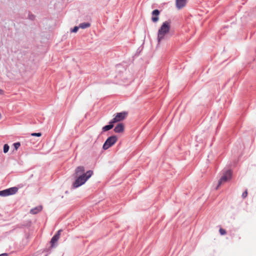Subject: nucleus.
<instances>
[{
  "mask_svg": "<svg viewBox=\"0 0 256 256\" xmlns=\"http://www.w3.org/2000/svg\"><path fill=\"white\" fill-rule=\"evenodd\" d=\"M85 169L83 166H79L75 170V174L78 176L73 184V186L75 188L84 184L87 180L92 176L93 172L91 170L84 173Z\"/></svg>",
  "mask_w": 256,
  "mask_h": 256,
  "instance_id": "obj_1",
  "label": "nucleus"
},
{
  "mask_svg": "<svg viewBox=\"0 0 256 256\" xmlns=\"http://www.w3.org/2000/svg\"><path fill=\"white\" fill-rule=\"evenodd\" d=\"M171 22L166 20L160 26L158 32V42L160 44L164 40L169 34L170 30Z\"/></svg>",
  "mask_w": 256,
  "mask_h": 256,
  "instance_id": "obj_2",
  "label": "nucleus"
},
{
  "mask_svg": "<svg viewBox=\"0 0 256 256\" xmlns=\"http://www.w3.org/2000/svg\"><path fill=\"white\" fill-rule=\"evenodd\" d=\"M117 140L116 136H114L109 137L104 144L103 148L104 150L108 149L116 142Z\"/></svg>",
  "mask_w": 256,
  "mask_h": 256,
  "instance_id": "obj_3",
  "label": "nucleus"
},
{
  "mask_svg": "<svg viewBox=\"0 0 256 256\" xmlns=\"http://www.w3.org/2000/svg\"><path fill=\"white\" fill-rule=\"evenodd\" d=\"M128 112H126L117 113L114 118L110 122V124H114L115 122H120L126 117Z\"/></svg>",
  "mask_w": 256,
  "mask_h": 256,
  "instance_id": "obj_4",
  "label": "nucleus"
},
{
  "mask_svg": "<svg viewBox=\"0 0 256 256\" xmlns=\"http://www.w3.org/2000/svg\"><path fill=\"white\" fill-rule=\"evenodd\" d=\"M232 172L230 170L226 171L218 182V186L229 181L232 178Z\"/></svg>",
  "mask_w": 256,
  "mask_h": 256,
  "instance_id": "obj_5",
  "label": "nucleus"
},
{
  "mask_svg": "<svg viewBox=\"0 0 256 256\" xmlns=\"http://www.w3.org/2000/svg\"><path fill=\"white\" fill-rule=\"evenodd\" d=\"M18 192V188L16 187L11 188L0 191V196H6L14 194Z\"/></svg>",
  "mask_w": 256,
  "mask_h": 256,
  "instance_id": "obj_6",
  "label": "nucleus"
},
{
  "mask_svg": "<svg viewBox=\"0 0 256 256\" xmlns=\"http://www.w3.org/2000/svg\"><path fill=\"white\" fill-rule=\"evenodd\" d=\"M160 13V12L158 10H155L152 11V20L154 22H156L159 20L158 16Z\"/></svg>",
  "mask_w": 256,
  "mask_h": 256,
  "instance_id": "obj_7",
  "label": "nucleus"
},
{
  "mask_svg": "<svg viewBox=\"0 0 256 256\" xmlns=\"http://www.w3.org/2000/svg\"><path fill=\"white\" fill-rule=\"evenodd\" d=\"M61 232H62V230H58L57 233L51 239L50 243L52 244V246H53L54 245V244L56 242H57V241L60 238Z\"/></svg>",
  "mask_w": 256,
  "mask_h": 256,
  "instance_id": "obj_8",
  "label": "nucleus"
},
{
  "mask_svg": "<svg viewBox=\"0 0 256 256\" xmlns=\"http://www.w3.org/2000/svg\"><path fill=\"white\" fill-rule=\"evenodd\" d=\"M186 2V0H176V5L178 9L184 8Z\"/></svg>",
  "mask_w": 256,
  "mask_h": 256,
  "instance_id": "obj_9",
  "label": "nucleus"
},
{
  "mask_svg": "<svg viewBox=\"0 0 256 256\" xmlns=\"http://www.w3.org/2000/svg\"><path fill=\"white\" fill-rule=\"evenodd\" d=\"M124 130V125L120 123L118 124L114 128V131L116 132L120 133L122 132Z\"/></svg>",
  "mask_w": 256,
  "mask_h": 256,
  "instance_id": "obj_10",
  "label": "nucleus"
},
{
  "mask_svg": "<svg viewBox=\"0 0 256 256\" xmlns=\"http://www.w3.org/2000/svg\"><path fill=\"white\" fill-rule=\"evenodd\" d=\"M42 206H36L34 208H32L30 210V212L32 214H36L38 213L39 212H40L42 210Z\"/></svg>",
  "mask_w": 256,
  "mask_h": 256,
  "instance_id": "obj_11",
  "label": "nucleus"
},
{
  "mask_svg": "<svg viewBox=\"0 0 256 256\" xmlns=\"http://www.w3.org/2000/svg\"><path fill=\"white\" fill-rule=\"evenodd\" d=\"M90 26V24L89 22H84L82 23L79 25L80 28L84 29L89 28Z\"/></svg>",
  "mask_w": 256,
  "mask_h": 256,
  "instance_id": "obj_12",
  "label": "nucleus"
},
{
  "mask_svg": "<svg viewBox=\"0 0 256 256\" xmlns=\"http://www.w3.org/2000/svg\"><path fill=\"white\" fill-rule=\"evenodd\" d=\"M114 127L113 124H110L102 128V130L104 132H106L108 130H110Z\"/></svg>",
  "mask_w": 256,
  "mask_h": 256,
  "instance_id": "obj_13",
  "label": "nucleus"
},
{
  "mask_svg": "<svg viewBox=\"0 0 256 256\" xmlns=\"http://www.w3.org/2000/svg\"><path fill=\"white\" fill-rule=\"evenodd\" d=\"M9 150V146L8 144H5L4 146V152L6 153Z\"/></svg>",
  "mask_w": 256,
  "mask_h": 256,
  "instance_id": "obj_14",
  "label": "nucleus"
},
{
  "mask_svg": "<svg viewBox=\"0 0 256 256\" xmlns=\"http://www.w3.org/2000/svg\"><path fill=\"white\" fill-rule=\"evenodd\" d=\"M219 232L221 235H224L226 234V230L222 228H220Z\"/></svg>",
  "mask_w": 256,
  "mask_h": 256,
  "instance_id": "obj_15",
  "label": "nucleus"
},
{
  "mask_svg": "<svg viewBox=\"0 0 256 256\" xmlns=\"http://www.w3.org/2000/svg\"><path fill=\"white\" fill-rule=\"evenodd\" d=\"M248 190H246L242 194V198H246L247 196H248Z\"/></svg>",
  "mask_w": 256,
  "mask_h": 256,
  "instance_id": "obj_16",
  "label": "nucleus"
},
{
  "mask_svg": "<svg viewBox=\"0 0 256 256\" xmlns=\"http://www.w3.org/2000/svg\"><path fill=\"white\" fill-rule=\"evenodd\" d=\"M80 28L79 26H76L74 27V28L72 30V32H76L78 30V28Z\"/></svg>",
  "mask_w": 256,
  "mask_h": 256,
  "instance_id": "obj_17",
  "label": "nucleus"
},
{
  "mask_svg": "<svg viewBox=\"0 0 256 256\" xmlns=\"http://www.w3.org/2000/svg\"><path fill=\"white\" fill-rule=\"evenodd\" d=\"M32 136H42V134L40 132H38V133H32L31 134Z\"/></svg>",
  "mask_w": 256,
  "mask_h": 256,
  "instance_id": "obj_18",
  "label": "nucleus"
},
{
  "mask_svg": "<svg viewBox=\"0 0 256 256\" xmlns=\"http://www.w3.org/2000/svg\"><path fill=\"white\" fill-rule=\"evenodd\" d=\"M14 146L16 150H17L20 146V143L16 142V143H14Z\"/></svg>",
  "mask_w": 256,
  "mask_h": 256,
  "instance_id": "obj_19",
  "label": "nucleus"
},
{
  "mask_svg": "<svg viewBox=\"0 0 256 256\" xmlns=\"http://www.w3.org/2000/svg\"><path fill=\"white\" fill-rule=\"evenodd\" d=\"M0 256H8V254L6 253H4L0 254Z\"/></svg>",
  "mask_w": 256,
  "mask_h": 256,
  "instance_id": "obj_20",
  "label": "nucleus"
}]
</instances>
